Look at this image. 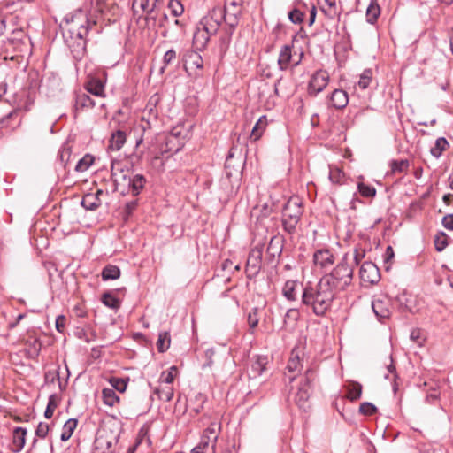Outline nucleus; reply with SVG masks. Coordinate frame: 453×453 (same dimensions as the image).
Segmentation results:
<instances>
[{
	"label": "nucleus",
	"mask_w": 453,
	"mask_h": 453,
	"mask_svg": "<svg viewBox=\"0 0 453 453\" xmlns=\"http://www.w3.org/2000/svg\"><path fill=\"white\" fill-rule=\"evenodd\" d=\"M129 381L128 378H119V377H111L109 380V382L114 390H118L120 393H123L127 389V383Z\"/></svg>",
	"instance_id": "nucleus-44"
},
{
	"label": "nucleus",
	"mask_w": 453,
	"mask_h": 453,
	"mask_svg": "<svg viewBox=\"0 0 453 453\" xmlns=\"http://www.w3.org/2000/svg\"><path fill=\"white\" fill-rule=\"evenodd\" d=\"M336 292L322 278L314 286H306L302 294V303L311 308L317 316H324L330 309Z\"/></svg>",
	"instance_id": "nucleus-2"
},
{
	"label": "nucleus",
	"mask_w": 453,
	"mask_h": 453,
	"mask_svg": "<svg viewBox=\"0 0 453 453\" xmlns=\"http://www.w3.org/2000/svg\"><path fill=\"white\" fill-rule=\"evenodd\" d=\"M59 401L60 399L58 395L52 394L50 395L48 404L44 411V417L46 418H50L53 416L54 411L58 407Z\"/></svg>",
	"instance_id": "nucleus-41"
},
{
	"label": "nucleus",
	"mask_w": 453,
	"mask_h": 453,
	"mask_svg": "<svg viewBox=\"0 0 453 453\" xmlns=\"http://www.w3.org/2000/svg\"><path fill=\"white\" fill-rule=\"evenodd\" d=\"M357 188L359 193L365 197H372L376 195V189L374 187L366 185L365 183H358Z\"/></svg>",
	"instance_id": "nucleus-55"
},
{
	"label": "nucleus",
	"mask_w": 453,
	"mask_h": 453,
	"mask_svg": "<svg viewBox=\"0 0 453 453\" xmlns=\"http://www.w3.org/2000/svg\"><path fill=\"white\" fill-rule=\"evenodd\" d=\"M353 263H349L350 265H352L353 266L354 265H358L359 263L362 261V259L365 257V250H362V249H354L353 250Z\"/></svg>",
	"instance_id": "nucleus-60"
},
{
	"label": "nucleus",
	"mask_w": 453,
	"mask_h": 453,
	"mask_svg": "<svg viewBox=\"0 0 453 453\" xmlns=\"http://www.w3.org/2000/svg\"><path fill=\"white\" fill-rule=\"evenodd\" d=\"M303 53L301 52L297 57L293 55L292 47L284 45L279 54L278 65L280 70H286L290 65L296 66L302 60Z\"/></svg>",
	"instance_id": "nucleus-12"
},
{
	"label": "nucleus",
	"mask_w": 453,
	"mask_h": 453,
	"mask_svg": "<svg viewBox=\"0 0 453 453\" xmlns=\"http://www.w3.org/2000/svg\"><path fill=\"white\" fill-rule=\"evenodd\" d=\"M234 30V29H231V27H228V28L226 30L225 34L223 35H221L219 38V48L220 55L222 57L226 53V51L229 48V45L232 41V35H233Z\"/></svg>",
	"instance_id": "nucleus-31"
},
{
	"label": "nucleus",
	"mask_w": 453,
	"mask_h": 453,
	"mask_svg": "<svg viewBox=\"0 0 453 453\" xmlns=\"http://www.w3.org/2000/svg\"><path fill=\"white\" fill-rule=\"evenodd\" d=\"M360 279L363 282L374 285L380 280V270L377 265L372 262L362 264L359 271Z\"/></svg>",
	"instance_id": "nucleus-13"
},
{
	"label": "nucleus",
	"mask_w": 453,
	"mask_h": 453,
	"mask_svg": "<svg viewBox=\"0 0 453 453\" xmlns=\"http://www.w3.org/2000/svg\"><path fill=\"white\" fill-rule=\"evenodd\" d=\"M177 373V367L171 366L166 372H162L160 380L166 384H171L174 380V378L176 377Z\"/></svg>",
	"instance_id": "nucleus-54"
},
{
	"label": "nucleus",
	"mask_w": 453,
	"mask_h": 453,
	"mask_svg": "<svg viewBox=\"0 0 453 453\" xmlns=\"http://www.w3.org/2000/svg\"><path fill=\"white\" fill-rule=\"evenodd\" d=\"M85 89L98 97L104 98L105 97V92H104V82L96 77L90 78L86 83H85Z\"/></svg>",
	"instance_id": "nucleus-20"
},
{
	"label": "nucleus",
	"mask_w": 453,
	"mask_h": 453,
	"mask_svg": "<svg viewBox=\"0 0 453 453\" xmlns=\"http://www.w3.org/2000/svg\"><path fill=\"white\" fill-rule=\"evenodd\" d=\"M298 282L296 280H287L282 288L283 296L288 301H295L296 299V287Z\"/></svg>",
	"instance_id": "nucleus-33"
},
{
	"label": "nucleus",
	"mask_w": 453,
	"mask_h": 453,
	"mask_svg": "<svg viewBox=\"0 0 453 453\" xmlns=\"http://www.w3.org/2000/svg\"><path fill=\"white\" fill-rule=\"evenodd\" d=\"M102 397L104 403L111 407L114 406V404L119 401V397L113 388H104Z\"/></svg>",
	"instance_id": "nucleus-35"
},
{
	"label": "nucleus",
	"mask_w": 453,
	"mask_h": 453,
	"mask_svg": "<svg viewBox=\"0 0 453 453\" xmlns=\"http://www.w3.org/2000/svg\"><path fill=\"white\" fill-rule=\"evenodd\" d=\"M266 126V117L261 116L252 128L250 138L253 139L254 141L258 140L262 136L264 131L265 130Z\"/></svg>",
	"instance_id": "nucleus-32"
},
{
	"label": "nucleus",
	"mask_w": 453,
	"mask_h": 453,
	"mask_svg": "<svg viewBox=\"0 0 453 453\" xmlns=\"http://www.w3.org/2000/svg\"><path fill=\"white\" fill-rule=\"evenodd\" d=\"M148 434V428L145 427V426H142L140 430H139V433L137 434V438H136V441H135V443L129 447L128 449H127V453H134L136 449L143 442V441H146L147 444H150V439L149 437L147 436Z\"/></svg>",
	"instance_id": "nucleus-36"
},
{
	"label": "nucleus",
	"mask_w": 453,
	"mask_h": 453,
	"mask_svg": "<svg viewBox=\"0 0 453 453\" xmlns=\"http://www.w3.org/2000/svg\"><path fill=\"white\" fill-rule=\"evenodd\" d=\"M76 426H77V420L75 418L68 419L63 426V431L60 435L61 440L63 441H68L71 438Z\"/></svg>",
	"instance_id": "nucleus-34"
},
{
	"label": "nucleus",
	"mask_w": 453,
	"mask_h": 453,
	"mask_svg": "<svg viewBox=\"0 0 453 453\" xmlns=\"http://www.w3.org/2000/svg\"><path fill=\"white\" fill-rule=\"evenodd\" d=\"M211 34L197 25L193 36V45L197 50H203L207 46Z\"/></svg>",
	"instance_id": "nucleus-23"
},
{
	"label": "nucleus",
	"mask_w": 453,
	"mask_h": 453,
	"mask_svg": "<svg viewBox=\"0 0 453 453\" xmlns=\"http://www.w3.org/2000/svg\"><path fill=\"white\" fill-rule=\"evenodd\" d=\"M313 261L321 268H326L334 264V257L327 249L319 250L313 255Z\"/></svg>",
	"instance_id": "nucleus-19"
},
{
	"label": "nucleus",
	"mask_w": 453,
	"mask_h": 453,
	"mask_svg": "<svg viewBox=\"0 0 453 453\" xmlns=\"http://www.w3.org/2000/svg\"><path fill=\"white\" fill-rule=\"evenodd\" d=\"M146 182V178L142 174L137 173L131 176L127 187L133 196H138L144 188Z\"/></svg>",
	"instance_id": "nucleus-25"
},
{
	"label": "nucleus",
	"mask_w": 453,
	"mask_h": 453,
	"mask_svg": "<svg viewBox=\"0 0 453 453\" xmlns=\"http://www.w3.org/2000/svg\"><path fill=\"white\" fill-rule=\"evenodd\" d=\"M127 138V129L119 128L112 131L109 140L107 150L110 151H119L126 143Z\"/></svg>",
	"instance_id": "nucleus-15"
},
{
	"label": "nucleus",
	"mask_w": 453,
	"mask_h": 453,
	"mask_svg": "<svg viewBox=\"0 0 453 453\" xmlns=\"http://www.w3.org/2000/svg\"><path fill=\"white\" fill-rule=\"evenodd\" d=\"M263 248L256 246L253 248L248 257L246 263V274L249 279L256 277L260 272L262 266Z\"/></svg>",
	"instance_id": "nucleus-9"
},
{
	"label": "nucleus",
	"mask_w": 453,
	"mask_h": 453,
	"mask_svg": "<svg viewBox=\"0 0 453 453\" xmlns=\"http://www.w3.org/2000/svg\"><path fill=\"white\" fill-rule=\"evenodd\" d=\"M242 0H226L223 10V17L226 24L234 29L239 23L242 15Z\"/></svg>",
	"instance_id": "nucleus-6"
},
{
	"label": "nucleus",
	"mask_w": 453,
	"mask_h": 453,
	"mask_svg": "<svg viewBox=\"0 0 453 453\" xmlns=\"http://www.w3.org/2000/svg\"><path fill=\"white\" fill-rule=\"evenodd\" d=\"M206 400V396L202 393H197L194 398L190 399L188 403L190 414L193 416L199 414L203 411Z\"/></svg>",
	"instance_id": "nucleus-27"
},
{
	"label": "nucleus",
	"mask_w": 453,
	"mask_h": 453,
	"mask_svg": "<svg viewBox=\"0 0 453 453\" xmlns=\"http://www.w3.org/2000/svg\"><path fill=\"white\" fill-rule=\"evenodd\" d=\"M157 0H154L150 3V0H134L132 4V9L134 12V15H138L139 10L142 12H146V19H155L153 16V12L156 7Z\"/></svg>",
	"instance_id": "nucleus-17"
},
{
	"label": "nucleus",
	"mask_w": 453,
	"mask_h": 453,
	"mask_svg": "<svg viewBox=\"0 0 453 453\" xmlns=\"http://www.w3.org/2000/svg\"><path fill=\"white\" fill-rule=\"evenodd\" d=\"M372 308L380 322H384L391 316V301L387 296L374 299L372 302Z\"/></svg>",
	"instance_id": "nucleus-14"
},
{
	"label": "nucleus",
	"mask_w": 453,
	"mask_h": 453,
	"mask_svg": "<svg viewBox=\"0 0 453 453\" xmlns=\"http://www.w3.org/2000/svg\"><path fill=\"white\" fill-rule=\"evenodd\" d=\"M349 103V96L347 92L342 89H334L328 98V107H333L336 110L344 109Z\"/></svg>",
	"instance_id": "nucleus-16"
},
{
	"label": "nucleus",
	"mask_w": 453,
	"mask_h": 453,
	"mask_svg": "<svg viewBox=\"0 0 453 453\" xmlns=\"http://www.w3.org/2000/svg\"><path fill=\"white\" fill-rule=\"evenodd\" d=\"M448 147V141L443 137H440L436 140L435 144L431 148L430 152L434 157L438 158Z\"/></svg>",
	"instance_id": "nucleus-37"
},
{
	"label": "nucleus",
	"mask_w": 453,
	"mask_h": 453,
	"mask_svg": "<svg viewBox=\"0 0 453 453\" xmlns=\"http://www.w3.org/2000/svg\"><path fill=\"white\" fill-rule=\"evenodd\" d=\"M268 365V357L264 355H257L253 357L251 364V372L254 377L260 376L266 370Z\"/></svg>",
	"instance_id": "nucleus-26"
},
{
	"label": "nucleus",
	"mask_w": 453,
	"mask_h": 453,
	"mask_svg": "<svg viewBox=\"0 0 453 453\" xmlns=\"http://www.w3.org/2000/svg\"><path fill=\"white\" fill-rule=\"evenodd\" d=\"M390 167L393 173H405L409 167V161L406 159L392 160Z\"/></svg>",
	"instance_id": "nucleus-47"
},
{
	"label": "nucleus",
	"mask_w": 453,
	"mask_h": 453,
	"mask_svg": "<svg viewBox=\"0 0 453 453\" xmlns=\"http://www.w3.org/2000/svg\"><path fill=\"white\" fill-rule=\"evenodd\" d=\"M349 254L345 253L341 262L334 270L322 277L336 293L337 291L346 289L352 282L353 265L349 264Z\"/></svg>",
	"instance_id": "nucleus-4"
},
{
	"label": "nucleus",
	"mask_w": 453,
	"mask_h": 453,
	"mask_svg": "<svg viewBox=\"0 0 453 453\" xmlns=\"http://www.w3.org/2000/svg\"><path fill=\"white\" fill-rule=\"evenodd\" d=\"M329 178L333 183H340L343 178V173L338 168L330 171Z\"/></svg>",
	"instance_id": "nucleus-62"
},
{
	"label": "nucleus",
	"mask_w": 453,
	"mask_h": 453,
	"mask_svg": "<svg viewBox=\"0 0 453 453\" xmlns=\"http://www.w3.org/2000/svg\"><path fill=\"white\" fill-rule=\"evenodd\" d=\"M168 7L174 17L181 15L184 12L183 5L178 0H171L169 2Z\"/></svg>",
	"instance_id": "nucleus-56"
},
{
	"label": "nucleus",
	"mask_w": 453,
	"mask_h": 453,
	"mask_svg": "<svg viewBox=\"0 0 453 453\" xmlns=\"http://www.w3.org/2000/svg\"><path fill=\"white\" fill-rule=\"evenodd\" d=\"M287 369L290 373H298L301 372L302 365L298 355H295L294 352H292L288 362Z\"/></svg>",
	"instance_id": "nucleus-45"
},
{
	"label": "nucleus",
	"mask_w": 453,
	"mask_h": 453,
	"mask_svg": "<svg viewBox=\"0 0 453 453\" xmlns=\"http://www.w3.org/2000/svg\"><path fill=\"white\" fill-rule=\"evenodd\" d=\"M372 70L366 69L363 72V73L360 75V79L357 82V86L361 89H365L369 87L371 81H372Z\"/></svg>",
	"instance_id": "nucleus-51"
},
{
	"label": "nucleus",
	"mask_w": 453,
	"mask_h": 453,
	"mask_svg": "<svg viewBox=\"0 0 453 453\" xmlns=\"http://www.w3.org/2000/svg\"><path fill=\"white\" fill-rule=\"evenodd\" d=\"M329 81V74L325 70L316 71L311 77L308 92L311 96H317L324 90Z\"/></svg>",
	"instance_id": "nucleus-11"
},
{
	"label": "nucleus",
	"mask_w": 453,
	"mask_h": 453,
	"mask_svg": "<svg viewBox=\"0 0 453 453\" xmlns=\"http://www.w3.org/2000/svg\"><path fill=\"white\" fill-rule=\"evenodd\" d=\"M224 19L221 7L213 8L207 15L202 18L198 26L211 35H215Z\"/></svg>",
	"instance_id": "nucleus-7"
},
{
	"label": "nucleus",
	"mask_w": 453,
	"mask_h": 453,
	"mask_svg": "<svg viewBox=\"0 0 453 453\" xmlns=\"http://www.w3.org/2000/svg\"><path fill=\"white\" fill-rule=\"evenodd\" d=\"M362 385L358 382H349L346 386V397L351 402L357 401L361 397Z\"/></svg>",
	"instance_id": "nucleus-28"
},
{
	"label": "nucleus",
	"mask_w": 453,
	"mask_h": 453,
	"mask_svg": "<svg viewBox=\"0 0 453 453\" xmlns=\"http://www.w3.org/2000/svg\"><path fill=\"white\" fill-rule=\"evenodd\" d=\"M120 276V270L116 265H106L102 272V278L104 280H117Z\"/></svg>",
	"instance_id": "nucleus-38"
},
{
	"label": "nucleus",
	"mask_w": 453,
	"mask_h": 453,
	"mask_svg": "<svg viewBox=\"0 0 453 453\" xmlns=\"http://www.w3.org/2000/svg\"><path fill=\"white\" fill-rule=\"evenodd\" d=\"M186 61L191 62L196 68H203V58L196 51H189L185 55Z\"/></svg>",
	"instance_id": "nucleus-53"
},
{
	"label": "nucleus",
	"mask_w": 453,
	"mask_h": 453,
	"mask_svg": "<svg viewBox=\"0 0 453 453\" xmlns=\"http://www.w3.org/2000/svg\"><path fill=\"white\" fill-rule=\"evenodd\" d=\"M96 106V102L87 94L81 93L75 96L73 111L76 114L78 111L92 109Z\"/></svg>",
	"instance_id": "nucleus-22"
},
{
	"label": "nucleus",
	"mask_w": 453,
	"mask_h": 453,
	"mask_svg": "<svg viewBox=\"0 0 453 453\" xmlns=\"http://www.w3.org/2000/svg\"><path fill=\"white\" fill-rule=\"evenodd\" d=\"M397 301L399 302V303L401 305L403 306L404 310H406L411 313H413L415 311L414 308L410 303V299L407 297V296L405 294L398 296Z\"/></svg>",
	"instance_id": "nucleus-61"
},
{
	"label": "nucleus",
	"mask_w": 453,
	"mask_h": 453,
	"mask_svg": "<svg viewBox=\"0 0 453 453\" xmlns=\"http://www.w3.org/2000/svg\"><path fill=\"white\" fill-rule=\"evenodd\" d=\"M122 425L118 419L104 422L97 430L95 447L103 453H115L120 448L119 438Z\"/></svg>",
	"instance_id": "nucleus-3"
},
{
	"label": "nucleus",
	"mask_w": 453,
	"mask_h": 453,
	"mask_svg": "<svg viewBox=\"0 0 453 453\" xmlns=\"http://www.w3.org/2000/svg\"><path fill=\"white\" fill-rule=\"evenodd\" d=\"M103 303L111 309H118L120 305V302L111 293H104L102 296Z\"/></svg>",
	"instance_id": "nucleus-50"
},
{
	"label": "nucleus",
	"mask_w": 453,
	"mask_h": 453,
	"mask_svg": "<svg viewBox=\"0 0 453 453\" xmlns=\"http://www.w3.org/2000/svg\"><path fill=\"white\" fill-rule=\"evenodd\" d=\"M171 343L170 334L166 331L159 333L158 339L157 342V350L161 353L166 351Z\"/></svg>",
	"instance_id": "nucleus-40"
},
{
	"label": "nucleus",
	"mask_w": 453,
	"mask_h": 453,
	"mask_svg": "<svg viewBox=\"0 0 453 453\" xmlns=\"http://www.w3.org/2000/svg\"><path fill=\"white\" fill-rule=\"evenodd\" d=\"M311 372L307 370L304 379L301 381L295 395V402L300 409L305 410L308 407V400L311 395Z\"/></svg>",
	"instance_id": "nucleus-10"
},
{
	"label": "nucleus",
	"mask_w": 453,
	"mask_h": 453,
	"mask_svg": "<svg viewBox=\"0 0 453 453\" xmlns=\"http://www.w3.org/2000/svg\"><path fill=\"white\" fill-rule=\"evenodd\" d=\"M26 351L29 357H36L42 348V343L37 338H29L26 341Z\"/></svg>",
	"instance_id": "nucleus-30"
},
{
	"label": "nucleus",
	"mask_w": 453,
	"mask_h": 453,
	"mask_svg": "<svg viewBox=\"0 0 453 453\" xmlns=\"http://www.w3.org/2000/svg\"><path fill=\"white\" fill-rule=\"evenodd\" d=\"M299 316L300 313L297 309H288L285 314L284 323H287L288 319L296 322L299 319Z\"/></svg>",
	"instance_id": "nucleus-63"
},
{
	"label": "nucleus",
	"mask_w": 453,
	"mask_h": 453,
	"mask_svg": "<svg viewBox=\"0 0 453 453\" xmlns=\"http://www.w3.org/2000/svg\"><path fill=\"white\" fill-rule=\"evenodd\" d=\"M248 324L250 330L253 333V330L257 326L259 323L258 308H253L248 314Z\"/></svg>",
	"instance_id": "nucleus-52"
},
{
	"label": "nucleus",
	"mask_w": 453,
	"mask_h": 453,
	"mask_svg": "<svg viewBox=\"0 0 453 453\" xmlns=\"http://www.w3.org/2000/svg\"><path fill=\"white\" fill-rule=\"evenodd\" d=\"M410 338H411V341H413L414 342H416L419 346L422 345L423 341H424V339L422 338V335H421V331L419 329H418V328L413 329L411 332Z\"/></svg>",
	"instance_id": "nucleus-64"
},
{
	"label": "nucleus",
	"mask_w": 453,
	"mask_h": 453,
	"mask_svg": "<svg viewBox=\"0 0 453 453\" xmlns=\"http://www.w3.org/2000/svg\"><path fill=\"white\" fill-rule=\"evenodd\" d=\"M50 426L47 423L40 422L35 429V435L39 438H45L49 433Z\"/></svg>",
	"instance_id": "nucleus-59"
},
{
	"label": "nucleus",
	"mask_w": 453,
	"mask_h": 453,
	"mask_svg": "<svg viewBox=\"0 0 453 453\" xmlns=\"http://www.w3.org/2000/svg\"><path fill=\"white\" fill-rule=\"evenodd\" d=\"M318 4L327 18L334 19L340 17L341 12L337 8L335 0H318Z\"/></svg>",
	"instance_id": "nucleus-24"
},
{
	"label": "nucleus",
	"mask_w": 453,
	"mask_h": 453,
	"mask_svg": "<svg viewBox=\"0 0 453 453\" xmlns=\"http://www.w3.org/2000/svg\"><path fill=\"white\" fill-rule=\"evenodd\" d=\"M27 429L23 427H15L12 431V450L14 453L20 452L25 446Z\"/></svg>",
	"instance_id": "nucleus-21"
},
{
	"label": "nucleus",
	"mask_w": 453,
	"mask_h": 453,
	"mask_svg": "<svg viewBox=\"0 0 453 453\" xmlns=\"http://www.w3.org/2000/svg\"><path fill=\"white\" fill-rule=\"evenodd\" d=\"M282 246L277 237H273L267 246V254L269 257L274 258L281 254Z\"/></svg>",
	"instance_id": "nucleus-39"
},
{
	"label": "nucleus",
	"mask_w": 453,
	"mask_h": 453,
	"mask_svg": "<svg viewBox=\"0 0 453 453\" xmlns=\"http://www.w3.org/2000/svg\"><path fill=\"white\" fill-rule=\"evenodd\" d=\"M303 213V202L298 196L290 197L285 203L282 212V226L286 232L294 234Z\"/></svg>",
	"instance_id": "nucleus-5"
},
{
	"label": "nucleus",
	"mask_w": 453,
	"mask_h": 453,
	"mask_svg": "<svg viewBox=\"0 0 453 453\" xmlns=\"http://www.w3.org/2000/svg\"><path fill=\"white\" fill-rule=\"evenodd\" d=\"M94 163V157L89 155L86 154L82 158H81L76 165H75V171L79 173H83L87 171Z\"/></svg>",
	"instance_id": "nucleus-43"
},
{
	"label": "nucleus",
	"mask_w": 453,
	"mask_h": 453,
	"mask_svg": "<svg viewBox=\"0 0 453 453\" xmlns=\"http://www.w3.org/2000/svg\"><path fill=\"white\" fill-rule=\"evenodd\" d=\"M448 239L449 236L443 232H441L435 235L434 246L437 251L441 252L448 246Z\"/></svg>",
	"instance_id": "nucleus-49"
},
{
	"label": "nucleus",
	"mask_w": 453,
	"mask_h": 453,
	"mask_svg": "<svg viewBox=\"0 0 453 453\" xmlns=\"http://www.w3.org/2000/svg\"><path fill=\"white\" fill-rule=\"evenodd\" d=\"M103 190L98 189L96 193L86 194L81 202V206L87 211H95L101 205L100 196Z\"/></svg>",
	"instance_id": "nucleus-18"
},
{
	"label": "nucleus",
	"mask_w": 453,
	"mask_h": 453,
	"mask_svg": "<svg viewBox=\"0 0 453 453\" xmlns=\"http://www.w3.org/2000/svg\"><path fill=\"white\" fill-rule=\"evenodd\" d=\"M96 22H90L88 15L81 9L68 13L60 23V28L65 44L73 57L81 60L87 51V35Z\"/></svg>",
	"instance_id": "nucleus-1"
},
{
	"label": "nucleus",
	"mask_w": 453,
	"mask_h": 453,
	"mask_svg": "<svg viewBox=\"0 0 453 453\" xmlns=\"http://www.w3.org/2000/svg\"><path fill=\"white\" fill-rule=\"evenodd\" d=\"M111 180L114 182L115 189L118 190L121 187H127L131 173L128 168L125 167L120 161H113L111 168Z\"/></svg>",
	"instance_id": "nucleus-8"
},
{
	"label": "nucleus",
	"mask_w": 453,
	"mask_h": 453,
	"mask_svg": "<svg viewBox=\"0 0 453 453\" xmlns=\"http://www.w3.org/2000/svg\"><path fill=\"white\" fill-rule=\"evenodd\" d=\"M380 15V7L376 0H372L366 10V20L370 24H374Z\"/></svg>",
	"instance_id": "nucleus-29"
},
{
	"label": "nucleus",
	"mask_w": 453,
	"mask_h": 453,
	"mask_svg": "<svg viewBox=\"0 0 453 453\" xmlns=\"http://www.w3.org/2000/svg\"><path fill=\"white\" fill-rule=\"evenodd\" d=\"M377 411V408L374 404L365 402L359 406V412L363 415L371 416Z\"/></svg>",
	"instance_id": "nucleus-57"
},
{
	"label": "nucleus",
	"mask_w": 453,
	"mask_h": 453,
	"mask_svg": "<svg viewBox=\"0 0 453 453\" xmlns=\"http://www.w3.org/2000/svg\"><path fill=\"white\" fill-rule=\"evenodd\" d=\"M154 393L158 396L160 400L165 402L172 401L174 395L173 388L171 386L156 388Z\"/></svg>",
	"instance_id": "nucleus-42"
},
{
	"label": "nucleus",
	"mask_w": 453,
	"mask_h": 453,
	"mask_svg": "<svg viewBox=\"0 0 453 453\" xmlns=\"http://www.w3.org/2000/svg\"><path fill=\"white\" fill-rule=\"evenodd\" d=\"M304 14L298 9H293L288 12V19L294 24H300L303 21Z\"/></svg>",
	"instance_id": "nucleus-58"
},
{
	"label": "nucleus",
	"mask_w": 453,
	"mask_h": 453,
	"mask_svg": "<svg viewBox=\"0 0 453 453\" xmlns=\"http://www.w3.org/2000/svg\"><path fill=\"white\" fill-rule=\"evenodd\" d=\"M177 58L176 51L173 49L167 50L163 57V66L159 69V73L163 74L167 65H172Z\"/></svg>",
	"instance_id": "nucleus-48"
},
{
	"label": "nucleus",
	"mask_w": 453,
	"mask_h": 453,
	"mask_svg": "<svg viewBox=\"0 0 453 453\" xmlns=\"http://www.w3.org/2000/svg\"><path fill=\"white\" fill-rule=\"evenodd\" d=\"M71 155H72L71 148L68 145L64 144L59 149L58 153V161L60 163V165L63 167H65L66 164L70 160Z\"/></svg>",
	"instance_id": "nucleus-46"
}]
</instances>
